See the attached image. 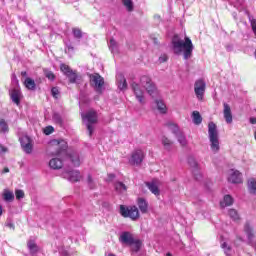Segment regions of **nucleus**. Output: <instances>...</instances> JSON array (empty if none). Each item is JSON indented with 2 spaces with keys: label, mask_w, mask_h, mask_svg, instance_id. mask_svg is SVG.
<instances>
[{
  "label": "nucleus",
  "mask_w": 256,
  "mask_h": 256,
  "mask_svg": "<svg viewBox=\"0 0 256 256\" xmlns=\"http://www.w3.org/2000/svg\"><path fill=\"white\" fill-rule=\"evenodd\" d=\"M147 91L148 95L154 99V97H157L159 95V90H157V86L151 80V77L149 76H142L140 78V84L137 82H133L131 84L132 91L136 97V100L140 105H145V90Z\"/></svg>",
  "instance_id": "nucleus-1"
},
{
  "label": "nucleus",
  "mask_w": 256,
  "mask_h": 256,
  "mask_svg": "<svg viewBox=\"0 0 256 256\" xmlns=\"http://www.w3.org/2000/svg\"><path fill=\"white\" fill-rule=\"evenodd\" d=\"M172 49L175 55H181L184 51V59L187 61L193 55V42L189 37H185V41H183L178 35H175L172 38Z\"/></svg>",
  "instance_id": "nucleus-2"
},
{
  "label": "nucleus",
  "mask_w": 256,
  "mask_h": 256,
  "mask_svg": "<svg viewBox=\"0 0 256 256\" xmlns=\"http://www.w3.org/2000/svg\"><path fill=\"white\" fill-rule=\"evenodd\" d=\"M208 139L210 141V149L213 153H219L221 149L219 143V131L217 130V125L213 122L208 124Z\"/></svg>",
  "instance_id": "nucleus-3"
},
{
  "label": "nucleus",
  "mask_w": 256,
  "mask_h": 256,
  "mask_svg": "<svg viewBox=\"0 0 256 256\" xmlns=\"http://www.w3.org/2000/svg\"><path fill=\"white\" fill-rule=\"evenodd\" d=\"M51 147L56 149L55 152H51L55 157H67V142L65 140H52L50 142Z\"/></svg>",
  "instance_id": "nucleus-4"
},
{
  "label": "nucleus",
  "mask_w": 256,
  "mask_h": 256,
  "mask_svg": "<svg viewBox=\"0 0 256 256\" xmlns=\"http://www.w3.org/2000/svg\"><path fill=\"white\" fill-rule=\"evenodd\" d=\"M83 121H86V127L89 133V136L93 135L95 123H97V112L94 110L88 111L86 114H82Z\"/></svg>",
  "instance_id": "nucleus-5"
},
{
  "label": "nucleus",
  "mask_w": 256,
  "mask_h": 256,
  "mask_svg": "<svg viewBox=\"0 0 256 256\" xmlns=\"http://www.w3.org/2000/svg\"><path fill=\"white\" fill-rule=\"evenodd\" d=\"M120 215L132 219V221H137L139 219V208L137 206L120 205Z\"/></svg>",
  "instance_id": "nucleus-6"
},
{
  "label": "nucleus",
  "mask_w": 256,
  "mask_h": 256,
  "mask_svg": "<svg viewBox=\"0 0 256 256\" xmlns=\"http://www.w3.org/2000/svg\"><path fill=\"white\" fill-rule=\"evenodd\" d=\"M207 89V83H205V80L198 79L194 83V93L198 99V101H203V98L205 97V90Z\"/></svg>",
  "instance_id": "nucleus-7"
},
{
  "label": "nucleus",
  "mask_w": 256,
  "mask_h": 256,
  "mask_svg": "<svg viewBox=\"0 0 256 256\" xmlns=\"http://www.w3.org/2000/svg\"><path fill=\"white\" fill-rule=\"evenodd\" d=\"M145 159V152L141 149H136L131 153V156L129 158L130 165H135L136 167H139L143 163V160Z\"/></svg>",
  "instance_id": "nucleus-8"
},
{
  "label": "nucleus",
  "mask_w": 256,
  "mask_h": 256,
  "mask_svg": "<svg viewBox=\"0 0 256 256\" xmlns=\"http://www.w3.org/2000/svg\"><path fill=\"white\" fill-rule=\"evenodd\" d=\"M90 83L93 85L94 89L97 93H102L103 85H105V79L99 74H91L90 75Z\"/></svg>",
  "instance_id": "nucleus-9"
},
{
  "label": "nucleus",
  "mask_w": 256,
  "mask_h": 256,
  "mask_svg": "<svg viewBox=\"0 0 256 256\" xmlns=\"http://www.w3.org/2000/svg\"><path fill=\"white\" fill-rule=\"evenodd\" d=\"M19 140L23 151L31 155L33 153V140L27 135L21 136Z\"/></svg>",
  "instance_id": "nucleus-10"
},
{
  "label": "nucleus",
  "mask_w": 256,
  "mask_h": 256,
  "mask_svg": "<svg viewBox=\"0 0 256 256\" xmlns=\"http://www.w3.org/2000/svg\"><path fill=\"white\" fill-rule=\"evenodd\" d=\"M60 70L66 75L70 83H77V72L73 71L68 65L61 64Z\"/></svg>",
  "instance_id": "nucleus-11"
},
{
  "label": "nucleus",
  "mask_w": 256,
  "mask_h": 256,
  "mask_svg": "<svg viewBox=\"0 0 256 256\" xmlns=\"http://www.w3.org/2000/svg\"><path fill=\"white\" fill-rule=\"evenodd\" d=\"M145 185L155 197L161 195V190H159L161 182L159 180L153 179L152 181L145 182Z\"/></svg>",
  "instance_id": "nucleus-12"
},
{
  "label": "nucleus",
  "mask_w": 256,
  "mask_h": 256,
  "mask_svg": "<svg viewBox=\"0 0 256 256\" xmlns=\"http://www.w3.org/2000/svg\"><path fill=\"white\" fill-rule=\"evenodd\" d=\"M62 177L71 183H77V181H81V173L77 170L64 171L62 173Z\"/></svg>",
  "instance_id": "nucleus-13"
},
{
  "label": "nucleus",
  "mask_w": 256,
  "mask_h": 256,
  "mask_svg": "<svg viewBox=\"0 0 256 256\" xmlns=\"http://www.w3.org/2000/svg\"><path fill=\"white\" fill-rule=\"evenodd\" d=\"M228 181H229V183H234V184L243 183V177L239 171L230 170L229 176H228Z\"/></svg>",
  "instance_id": "nucleus-14"
},
{
  "label": "nucleus",
  "mask_w": 256,
  "mask_h": 256,
  "mask_svg": "<svg viewBox=\"0 0 256 256\" xmlns=\"http://www.w3.org/2000/svg\"><path fill=\"white\" fill-rule=\"evenodd\" d=\"M188 163L193 169L195 179L199 181L201 179V174H199V164L197 163V160H195V158L191 156L188 158Z\"/></svg>",
  "instance_id": "nucleus-15"
},
{
  "label": "nucleus",
  "mask_w": 256,
  "mask_h": 256,
  "mask_svg": "<svg viewBox=\"0 0 256 256\" xmlns=\"http://www.w3.org/2000/svg\"><path fill=\"white\" fill-rule=\"evenodd\" d=\"M134 239L135 238L131 232H122L119 237V241L122 245H131L133 244Z\"/></svg>",
  "instance_id": "nucleus-16"
},
{
  "label": "nucleus",
  "mask_w": 256,
  "mask_h": 256,
  "mask_svg": "<svg viewBox=\"0 0 256 256\" xmlns=\"http://www.w3.org/2000/svg\"><path fill=\"white\" fill-rule=\"evenodd\" d=\"M223 107H224V110H223L224 119L226 123H228V125H231V123H233V113H231V106H229V104L227 103H224Z\"/></svg>",
  "instance_id": "nucleus-17"
},
{
  "label": "nucleus",
  "mask_w": 256,
  "mask_h": 256,
  "mask_svg": "<svg viewBox=\"0 0 256 256\" xmlns=\"http://www.w3.org/2000/svg\"><path fill=\"white\" fill-rule=\"evenodd\" d=\"M165 127H167L168 131H171V133H173V135H175V137H176V135H178L182 132L181 128H179V125H177V123H175V122L169 121L165 124Z\"/></svg>",
  "instance_id": "nucleus-18"
},
{
  "label": "nucleus",
  "mask_w": 256,
  "mask_h": 256,
  "mask_svg": "<svg viewBox=\"0 0 256 256\" xmlns=\"http://www.w3.org/2000/svg\"><path fill=\"white\" fill-rule=\"evenodd\" d=\"M10 97L13 101V103H15L16 105H19V103H21V90L19 88H14L11 93H10Z\"/></svg>",
  "instance_id": "nucleus-19"
},
{
  "label": "nucleus",
  "mask_w": 256,
  "mask_h": 256,
  "mask_svg": "<svg viewBox=\"0 0 256 256\" xmlns=\"http://www.w3.org/2000/svg\"><path fill=\"white\" fill-rule=\"evenodd\" d=\"M49 167L51 169H54V170L61 169L63 167V159H61V158H52L49 161Z\"/></svg>",
  "instance_id": "nucleus-20"
},
{
  "label": "nucleus",
  "mask_w": 256,
  "mask_h": 256,
  "mask_svg": "<svg viewBox=\"0 0 256 256\" xmlns=\"http://www.w3.org/2000/svg\"><path fill=\"white\" fill-rule=\"evenodd\" d=\"M116 79L120 91H125L127 89V80L125 79V76H123V74H117Z\"/></svg>",
  "instance_id": "nucleus-21"
},
{
  "label": "nucleus",
  "mask_w": 256,
  "mask_h": 256,
  "mask_svg": "<svg viewBox=\"0 0 256 256\" xmlns=\"http://www.w3.org/2000/svg\"><path fill=\"white\" fill-rule=\"evenodd\" d=\"M161 143H162L165 151L173 150V140L169 139L167 136H162Z\"/></svg>",
  "instance_id": "nucleus-22"
},
{
  "label": "nucleus",
  "mask_w": 256,
  "mask_h": 256,
  "mask_svg": "<svg viewBox=\"0 0 256 256\" xmlns=\"http://www.w3.org/2000/svg\"><path fill=\"white\" fill-rule=\"evenodd\" d=\"M137 203L141 213H147L149 210V203H147V200L144 198H138Z\"/></svg>",
  "instance_id": "nucleus-23"
},
{
  "label": "nucleus",
  "mask_w": 256,
  "mask_h": 256,
  "mask_svg": "<svg viewBox=\"0 0 256 256\" xmlns=\"http://www.w3.org/2000/svg\"><path fill=\"white\" fill-rule=\"evenodd\" d=\"M27 247L31 255H35V253H39V246L35 243V240H28Z\"/></svg>",
  "instance_id": "nucleus-24"
},
{
  "label": "nucleus",
  "mask_w": 256,
  "mask_h": 256,
  "mask_svg": "<svg viewBox=\"0 0 256 256\" xmlns=\"http://www.w3.org/2000/svg\"><path fill=\"white\" fill-rule=\"evenodd\" d=\"M109 49L113 55H117L119 53V44L115 39L111 38L110 41L108 42Z\"/></svg>",
  "instance_id": "nucleus-25"
},
{
  "label": "nucleus",
  "mask_w": 256,
  "mask_h": 256,
  "mask_svg": "<svg viewBox=\"0 0 256 256\" xmlns=\"http://www.w3.org/2000/svg\"><path fill=\"white\" fill-rule=\"evenodd\" d=\"M156 107L162 115H165L167 113V105H165V102L161 99L155 100Z\"/></svg>",
  "instance_id": "nucleus-26"
},
{
  "label": "nucleus",
  "mask_w": 256,
  "mask_h": 256,
  "mask_svg": "<svg viewBox=\"0 0 256 256\" xmlns=\"http://www.w3.org/2000/svg\"><path fill=\"white\" fill-rule=\"evenodd\" d=\"M176 139L178 143L181 145V147H187L188 141H187V136H185V133L180 132L179 134H176Z\"/></svg>",
  "instance_id": "nucleus-27"
},
{
  "label": "nucleus",
  "mask_w": 256,
  "mask_h": 256,
  "mask_svg": "<svg viewBox=\"0 0 256 256\" xmlns=\"http://www.w3.org/2000/svg\"><path fill=\"white\" fill-rule=\"evenodd\" d=\"M2 196L4 201H7V202L15 201V194L11 190L5 189Z\"/></svg>",
  "instance_id": "nucleus-28"
},
{
  "label": "nucleus",
  "mask_w": 256,
  "mask_h": 256,
  "mask_svg": "<svg viewBox=\"0 0 256 256\" xmlns=\"http://www.w3.org/2000/svg\"><path fill=\"white\" fill-rule=\"evenodd\" d=\"M69 158L74 167H79V165H81V159L79 158V154H77V152H73L72 154H70Z\"/></svg>",
  "instance_id": "nucleus-29"
},
{
  "label": "nucleus",
  "mask_w": 256,
  "mask_h": 256,
  "mask_svg": "<svg viewBox=\"0 0 256 256\" xmlns=\"http://www.w3.org/2000/svg\"><path fill=\"white\" fill-rule=\"evenodd\" d=\"M248 191L251 195H256V179L250 178L248 179Z\"/></svg>",
  "instance_id": "nucleus-30"
},
{
  "label": "nucleus",
  "mask_w": 256,
  "mask_h": 256,
  "mask_svg": "<svg viewBox=\"0 0 256 256\" xmlns=\"http://www.w3.org/2000/svg\"><path fill=\"white\" fill-rule=\"evenodd\" d=\"M142 245H143V242H141V240L134 239L133 243L130 244V247H132V251H134V253H138V251L141 250Z\"/></svg>",
  "instance_id": "nucleus-31"
},
{
  "label": "nucleus",
  "mask_w": 256,
  "mask_h": 256,
  "mask_svg": "<svg viewBox=\"0 0 256 256\" xmlns=\"http://www.w3.org/2000/svg\"><path fill=\"white\" fill-rule=\"evenodd\" d=\"M24 85L26 87V89H29L30 91H35V80L31 79V78H26L24 81Z\"/></svg>",
  "instance_id": "nucleus-32"
},
{
  "label": "nucleus",
  "mask_w": 256,
  "mask_h": 256,
  "mask_svg": "<svg viewBox=\"0 0 256 256\" xmlns=\"http://www.w3.org/2000/svg\"><path fill=\"white\" fill-rule=\"evenodd\" d=\"M192 119H193L194 125H201V123L203 122V118L201 117V114L199 113V111H194L192 113Z\"/></svg>",
  "instance_id": "nucleus-33"
},
{
  "label": "nucleus",
  "mask_w": 256,
  "mask_h": 256,
  "mask_svg": "<svg viewBox=\"0 0 256 256\" xmlns=\"http://www.w3.org/2000/svg\"><path fill=\"white\" fill-rule=\"evenodd\" d=\"M221 248L223 249L226 256L233 255V248H231V245H229L227 242H222Z\"/></svg>",
  "instance_id": "nucleus-34"
},
{
  "label": "nucleus",
  "mask_w": 256,
  "mask_h": 256,
  "mask_svg": "<svg viewBox=\"0 0 256 256\" xmlns=\"http://www.w3.org/2000/svg\"><path fill=\"white\" fill-rule=\"evenodd\" d=\"M221 207H229L233 205V197L231 195H225L223 202L220 203Z\"/></svg>",
  "instance_id": "nucleus-35"
},
{
  "label": "nucleus",
  "mask_w": 256,
  "mask_h": 256,
  "mask_svg": "<svg viewBox=\"0 0 256 256\" xmlns=\"http://www.w3.org/2000/svg\"><path fill=\"white\" fill-rule=\"evenodd\" d=\"M244 231L248 237V240L251 241L253 239V228L251 227V224L246 223L244 225Z\"/></svg>",
  "instance_id": "nucleus-36"
},
{
  "label": "nucleus",
  "mask_w": 256,
  "mask_h": 256,
  "mask_svg": "<svg viewBox=\"0 0 256 256\" xmlns=\"http://www.w3.org/2000/svg\"><path fill=\"white\" fill-rule=\"evenodd\" d=\"M115 190L118 193H125V191H127V186H125V184L123 182H116L115 183Z\"/></svg>",
  "instance_id": "nucleus-37"
},
{
  "label": "nucleus",
  "mask_w": 256,
  "mask_h": 256,
  "mask_svg": "<svg viewBox=\"0 0 256 256\" xmlns=\"http://www.w3.org/2000/svg\"><path fill=\"white\" fill-rule=\"evenodd\" d=\"M228 215H229L230 219H232V221H239V219H240L239 213L235 209H230L228 211Z\"/></svg>",
  "instance_id": "nucleus-38"
},
{
  "label": "nucleus",
  "mask_w": 256,
  "mask_h": 256,
  "mask_svg": "<svg viewBox=\"0 0 256 256\" xmlns=\"http://www.w3.org/2000/svg\"><path fill=\"white\" fill-rule=\"evenodd\" d=\"M122 3L127 11L131 12L134 9L133 0H122Z\"/></svg>",
  "instance_id": "nucleus-39"
},
{
  "label": "nucleus",
  "mask_w": 256,
  "mask_h": 256,
  "mask_svg": "<svg viewBox=\"0 0 256 256\" xmlns=\"http://www.w3.org/2000/svg\"><path fill=\"white\" fill-rule=\"evenodd\" d=\"M52 119L54 123H57V125H63V118L61 117V114L55 112L52 116Z\"/></svg>",
  "instance_id": "nucleus-40"
},
{
  "label": "nucleus",
  "mask_w": 256,
  "mask_h": 256,
  "mask_svg": "<svg viewBox=\"0 0 256 256\" xmlns=\"http://www.w3.org/2000/svg\"><path fill=\"white\" fill-rule=\"evenodd\" d=\"M9 132V126L7 125V122L5 120L0 121V133H8Z\"/></svg>",
  "instance_id": "nucleus-41"
},
{
  "label": "nucleus",
  "mask_w": 256,
  "mask_h": 256,
  "mask_svg": "<svg viewBox=\"0 0 256 256\" xmlns=\"http://www.w3.org/2000/svg\"><path fill=\"white\" fill-rule=\"evenodd\" d=\"M15 196L18 201H21V199L25 198V192L21 189L15 190Z\"/></svg>",
  "instance_id": "nucleus-42"
},
{
  "label": "nucleus",
  "mask_w": 256,
  "mask_h": 256,
  "mask_svg": "<svg viewBox=\"0 0 256 256\" xmlns=\"http://www.w3.org/2000/svg\"><path fill=\"white\" fill-rule=\"evenodd\" d=\"M249 21H250V25L252 27V31H253V33L255 35V38H256V19L253 18V16H250Z\"/></svg>",
  "instance_id": "nucleus-43"
},
{
  "label": "nucleus",
  "mask_w": 256,
  "mask_h": 256,
  "mask_svg": "<svg viewBox=\"0 0 256 256\" xmlns=\"http://www.w3.org/2000/svg\"><path fill=\"white\" fill-rule=\"evenodd\" d=\"M73 35H74L75 39H81V37H83V32H81V30L78 28H74Z\"/></svg>",
  "instance_id": "nucleus-44"
},
{
  "label": "nucleus",
  "mask_w": 256,
  "mask_h": 256,
  "mask_svg": "<svg viewBox=\"0 0 256 256\" xmlns=\"http://www.w3.org/2000/svg\"><path fill=\"white\" fill-rule=\"evenodd\" d=\"M61 92H59V88L58 87H53L51 89V94L54 97V99H59V95Z\"/></svg>",
  "instance_id": "nucleus-45"
},
{
  "label": "nucleus",
  "mask_w": 256,
  "mask_h": 256,
  "mask_svg": "<svg viewBox=\"0 0 256 256\" xmlns=\"http://www.w3.org/2000/svg\"><path fill=\"white\" fill-rule=\"evenodd\" d=\"M45 77H47V79H49L50 81H53L55 79V74H53L52 71L49 70H45Z\"/></svg>",
  "instance_id": "nucleus-46"
},
{
  "label": "nucleus",
  "mask_w": 256,
  "mask_h": 256,
  "mask_svg": "<svg viewBox=\"0 0 256 256\" xmlns=\"http://www.w3.org/2000/svg\"><path fill=\"white\" fill-rule=\"evenodd\" d=\"M53 131H55V129L53 128V126H47V127L44 129L45 135H51V133H53Z\"/></svg>",
  "instance_id": "nucleus-47"
},
{
  "label": "nucleus",
  "mask_w": 256,
  "mask_h": 256,
  "mask_svg": "<svg viewBox=\"0 0 256 256\" xmlns=\"http://www.w3.org/2000/svg\"><path fill=\"white\" fill-rule=\"evenodd\" d=\"M88 185L90 187V189H93L95 187V185L93 184V178H91V176H88Z\"/></svg>",
  "instance_id": "nucleus-48"
},
{
  "label": "nucleus",
  "mask_w": 256,
  "mask_h": 256,
  "mask_svg": "<svg viewBox=\"0 0 256 256\" xmlns=\"http://www.w3.org/2000/svg\"><path fill=\"white\" fill-rule=\"evenodd\" d=\"M159 61H160V63H165V61H167V56H166V55L161 56V57L159 58Z\"/></svg>",
  "instance_id": "nucleus-49"
},
{
  "label": "nucleus",
  "mask_w": 256,
  "mask_h": 256,
  "mask_svg": "<svg viewBox=\"0 0 256 256\" xmlns=\"http://www.w3.org/2000/svg\"><path fill=\"white\" fill-rule=\"evenodd\" d=\"M0 153H7V148L0 144Z\"/></svg>",
  "instance_id": "nucleus-50"
},
{
  "label": "nucleus",
  "mask_w": 256,
  "mask_h": 256,
  "mask_svg": "<svg viewBox=\"0 0 256 256\" xmlns=\"http://www.w3.org/2000/svg\"><path fill=\"white\" fill-rule=\"evenodd\" d=\"M250 123H251L252 125H256V118H255V117L250 118Z\"/></svg>",
  "instance_id": "nucleus-51"
},
{
  "label": "nucleus",
  "mask_w": 256,
  "mask_h": 256,
  "mask_svg": "<svg viewBox=\"0 0 256 256\" xmlns=\"http://www.w3.org/2000/svg\"><path fill=\"white\" fill-rule=\"evenodd\" d=\"M154 19H156V21H161V16H159V15H154Z\"/></svg>",
  "instance_id": "nucleus-52"
},
{
  "label": "nucleus",
  "mask_w": 256,
  "mask_h": 256,
  "mask_svg": "<svg viewBox=\"0 0 256 256\" xmlns=\"http://www.w3.org/2000/svg\"><path fill=\"white\" fill-rule=\"evenodd\" d=\"M108 177L110 180H113V179H115V174H109Z\"/></svg>",
  "instance_id": "nucleus-53"
},
{
  "label": "nucleus",
  "mask_w": 256,
  "mask_h": 256,
  "mask_svg": "<svg viewBox=\"0 0 256 256\" xmlns=\"http://www.w3.org/2000/svg\"><path fill=\"white\" fill-rule=\"evenodd\" d=\"M21 75H22V77H27V72L26 71H22Z\"/></svg>",
  "instance_id": "nucleus-54"
},
{
  "label": "nucleus",
  "mask_w": 256,
  "mask_h": 256,
  "mask_svg": "<svg viewBox=\"0 0 256 256\" xmlns=\"http://www.w3.org/2000/svg\"><path fill=\"white\" fill-rule=\"evenodd\" d=\"M2 173H9V168H4V170L2 171Z\"/></svg>",
  "instance_id": "nucleus-55"
},
{
  "label": "nucleus",
  "mask_w": 256,
  "mask_h": 256,
  "mask_svg": "<svg viewBox=\"0 0 256 256\" xmlns=\"http://www.w3.org/2000/svg\"><path fill=\"white\" fill-rule=\"evenodd\" d=\"M1 215H3V207L2 206H0V217H1Z\"/></svg>",
  "instance_id": "nucleus-56"
},
{
  "label": "nucleus",
  "mask_w": 256,
  "mask_h": 256,
  "mask_svg": "<svg viewBox=\"0 0 256 256\" xmlns=\"http://www.w3.org/2000/svg\"><path fill=\"white\" fill-rule=\"evenodd\" d=\"M14 81L16 83V85H19V81H17V77L14 76Z\"/></svg>",
  "instance_id": "nucleus-57"
},
{
  "label": "nucleus",
  "mask_w": 256,
  "mask_h": 256,
  "mask_svg": "<svg viewBox=\"0 0 256 256\" xmlns=\"http://www.w3.org/2000/svg\"><path fill=\"white\" fill-rule=\"evenodd\" d=\"M8 227H10V228H12V229H14V226H13V224H8Z\"/></svg>",
  "instance_id": "nucleus-58"
},
{
  "label": "nucleus",
  "mask_w": 256,
  "mask_h": 256,
  "mask_svg": "<svg viewBox=\"0 0 256 256\" xmlns=\"http://www.w3.org/2000/svg\"><path fill=\"white\" fill-rule=\"evenodd\" d=\"M106 256H117V255H115V254H113V253H109V254L106 255Z\"/></svg>",
  "instance_id": "nucleus-59"
},
{
  "label": "nucleus",
  "mask_w": 256,
  "mask_h": 256,
  "mask_svg": "<svg viewBox=\"0 0 256 256\" xmlns=\"http://www.w3.org/2000/svg\"><path fill=\"white\" fill-rule=\"evenodd\" d=\"M166 256H171V253H167Z\"/></svg>",
  "instance_id": "nucleus-60"
}]
</instances>
